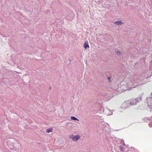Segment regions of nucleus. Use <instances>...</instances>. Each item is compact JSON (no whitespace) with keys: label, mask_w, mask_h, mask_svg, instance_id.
Returning a JSON list of instances; mask_svg holds the SVG:
<instances>
[{"label":"nucleus","mask_w":152,"mask_h":152,"mask_svg":"<svg viewBox=\"0 0 152 152\" xmlns=\"http://www.w3.org/2000/svg\"><path fill=\"white\" fill-rule=\"evenodd\" d=\"M114 23L116 25H119L122 24L123 22H122V21H115Z\"/></svg>","instance_id":"obj_3"},{"label":"nucleus","mask_w":152,"mask_h":152,"mask_svg":"<svg viewBox=\"0 0 152 152\" xmlns=\"http://www.w3.org/2000/svg\"><path fill=\"white\" fill-rule=\"evenodd\" d=\"M84 48L86 49L87 48H89V45H88V41L85 42L84 44Z\"/></svg>","instance_id":"obj_4"},{"label":"nucleus","mask_w":152,"mask_h":152,"mask_svg":"<svg viewBox=\"0 0 152 152\" xmlns=\"http://www.w3.org/2000/svg\"><path fill=\"white\" fill-rule=\"evenodd\" d=\"M115 52H116V53L118 55H120V54H121L120 52V51H118L117 50H115Z\"/></svg>","instance_id":"obj_6"},{"label":"nucleus","mask_w":152,"mask_h":152,"mask_svg":"<svg viewBox=\"0 0 152 152\" xmlns=\"http://www.w3.org/2000/svg\"><path fill=\"white\" fill-rule=\"evenodd\" d=\"M71 118L72 120H77V121H79V120L78 119H77V118L74 116H72L71 117Z\"/></svg>","instance_id":"obj_7"},{"label":"nucleus","mask_w":152,"mask_h":152,"mask_svg":"<svg viewBox=\"0 0 152 152\" xmlns=\"http://www.w3.org/2000/svg\"><path fill=\"white\" fill-rule=\"evenodd\" d=\"M113 113L112 112L108 110V109H107L106 111V114L107 115H111Z\"/></svg>","instance_id":"obj_2"},{"label":"nucleus","mask_w":152,"mask_h":152,"mask_svg":"<svg viewBox=\"0 0 152 152\" xmlns=\"http://www.w3.org/2000/svg\"><path fill=\"white\" fill-rule=\"evenodd\" d=\"M107 79L109 80V81L110 82H111L110 79H111V77H109L107 78Z\"/></svg>","instance_id":"obj_8"},{"label":"nucleus","mask_w":152,"mask_h":152,"mask_svg":"<svg viewBox=\"0 0 152 152\" xmlns=\"http://www.w3.org/2000/svg\"><path fill=\"white\" fill-rule=\"evenodd\" d=\"M53 131V129L52 128H50L49 129H48L46 131V132L47 133H49L50 132H51Z\"/></svg>","instance_id":"obj_5"},{"label":"nucleus","mask_w":152,"mask_h":152,"mask_svg":"<svg viewBox=\"0 0 152 152\" xmlns=\"http://www.w3.org/2000/svg\"><path fill=\"white\" fill-rule=\"evenodd\" d=\"M70 138L72 139L73 141H76L80 139V136L77 135H72L70 136Z\"/></svg>","instance_id":"obj_1"}]
</instances>
